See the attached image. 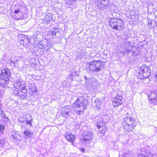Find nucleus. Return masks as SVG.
Wrapping results in <instances>:
<instances>
[{"instance_id":"1","label":"nucleus","mask_w":157,"mask_h":157,"mask_svg":"<svg viewBox=\"0 0 157 157\" xmlns=\"http://www.w3.org/2000/svg\"><path fill=\"white\" fill-rule=\"evenodd\" d=\"M126 117L124 119L122 126L126 131L129 132L132 130L136 126V122L133 117L131 116L132 113L131 111L126 113Z\"/></svg>"},{"instance_id":"2","label":"nucleus","mask_w":157,"mask_h":157,"mask_svg":"<svg viewBox=\"0 0 157 157\" xmlns=\"http://www.w3.org/2000/svg\"><path fill=\"white\" fill-rule=\"evenodd\" d=\"M88 71L90 72L96 73L101 71L104 67V63L101 61L94 60L88 63Z\"/></svg>"},{"instance_id":"3","label":"nucleus","mask_w":157,"mask_h":157,"mask_svg":"<svg viewBox=\"0 0 157 157\" xmlns=\"http://www.w3.org/2000/svg\"><path fill=\"white\" fill-rule=\"evenodd\" d=\"M109 26L112 29L118 31L122 30L124 27V23L121 19L113 18L109 20Z\"/></svg>"},{"instance_id":"4","label":"nucleus","mask_w":157,"mask_h":157,"mask_svg":"<svg viewBox=\"0 0 157 157\" xmlns=\"http://www.w3.org/2000/svg\"><path fill=\"white\" fill-rule=\"evenodd\" d=\"M86 79L85 86L89 90H97L99 87V83L94 78H92L87 79L86 76H85Z\"/></svg>"},{"instance_id":"5","label":"nucleus","mask_w":157,"mask_h":157,"mask_svg":"<svg viewBox=\"0 0 157 157\" xmlns=\"http://www.w3.org/2000/svg\"><path fill=\"white\" fill-rule=\"evenodd\" d=\"M76 112V110L74 109V107H71L70 106H67L62 108L61 113L63 117L67 118L70 115L75 114Z\"/></svg>"},{"instance_id":"6","label":"nucleus","mask_w":157,"mask_h":157,"mask_svg":"<svg viewBox=\"0 0 157 157\" xmlns=\"http://www.w3.org/2000/svg\"><path fill=\"white\" fill-rule=\"evenodd\" d=\"M150 70L147 66L144 65L140 68L139 76L140 79L147 78L150 75Z\"/></svg>"},{"instance_id":"7","label":"nucleus","mask_w":157,"mask_h":157,"mask_svg":"<svg viewBox=\"0 0 157 157\" xmlns=\"http://www.w3.org/2000/svg\"><path fill=\"white\" fill-rule=\"evenodd\" d=\"M110 0H95V7L96 10H103L105 7L109 3Z\"/></svg>"},{"instance_id":"8","label":"nucleus","mask_w":157,"mask_h":157,"mask_svg":"<svg viewBox=\"0 0 157 157\" xmlns=\"http://www.w3.org/2000/svg\"><path fill=\"white\" fill-rule=\"evenodd\" d=\"M83 99L82 98H78L73 105L71 106V107L76 108L77 109L81 108L82 110H84L86 108L87 103L84 101H82Z\"/></svg>"},{"instance_id":"9","label":"nucleus","mask_w":157,"mask_h":157,"mask_svg":"<svg viewBox=\"0 0 157 157\" xmlns=\"http://www.w3.org/2000/svg\"><path fill=\"white\" fill-rule=\"evenodd\" d=\"M93 138V134L90 132H84L81 140L82 143L84 144H88L91 142Z\"/></svg>"},{"instance_id":"10","label":"nucleus","mask_w":157,"mask_h":157,"mask_svg":"<svg viewBox=\"0 0 157 157\" xmlns=\"http://www.w3.org/2000/svg\"><path fill=\"white\" fill-rule=\"evenodd\" d=\"M25 9V7L21 5H18L16 6L14 12L16 18L17 19L23 18V13H24Z\"/></svg>"},{"instance_id":"11","label":"nucleus","mask_w":157,"mask_h":157,"mask_svg":"<svg viewBox=\"0 0 157 157\" xmlns=\"http://www.w3.org/2000/svg\"><path fill=\"white\" fill-rule=\"evenodd\" d=\"M1 71V73L0 74L1 81H3V83H6L8 81L9 77L10 76V71L9 69L5 68L2 69Z\"/></svg>"},{"instance_id":"12","label":"nucleus","mask_w":157,"mask_h":157,"mask_svg":"<svg viewBox=\"0 0 157 157\" xmlns=\"http://www.w3.org/2000/svg\"><path fill=\"white\" fill-rule=\"evenodd\" d=\"M50 46V44L48 43V40H46L40 41L37 44V48L41 49H48Z\"/></svg>"},{"instance_id":"13","label":"nucleus","mask_w":157,"mask_h":157,"mask_svg":"<svg viewBox=\"0 0 157 157\" xmlns=\"http://www.w3.org/2000/svg\"><path fill=\"white\" fill-rule=\"evenodd\" d=\"M122 96L120 94H117L114 98L112 103L113 105L114 106H118L122 104Z\"/></svg>"},{"instance_id":"14","label":"nucleus","mask_w":157,"mask_h":157,"mask_svg":"<svg viewBox=\"0 0 157 157\" xmlns=\"http://www.w3.org/2000/svg\"><path fill=\"white\" fill-rule=\"evenodd\" d=\"M14 86L17 89L20 88L24 90L25 89V82L20 78L18 79L13 84Z\"/></svg>"},{"instance_id":"15","label":"nucleus","mask_w":157,"mask_h":157,"mask_svg":"<svg viewBox=\"0 0 157 157\" xmlns=\"http://www.w3.org/2000/svg\"><path fill=\"white\" fill-rule=\"evenodd\" d=\"M65 137L68 141L71 142L74 145V141L75 139V136L72 133L69 132H66Z\"/></svg>"},{"instance_id":"16","label":"nucleus","mask_w":157,"mask_h":157,"mask_svg":"<svg viewBox=\"0 0 157 157\" xmlns=\"http://www.w3.org/2000/svg\"><path fill=\"white\" fill-rule=\"evenodd\" d=\"M138 157H157L154 155H152L150 153H147L145 149L144 148L141 151L140 154H138Z\"/></svg>"},{"instance_id":"17","label":"nucleus","mask_w":157,"mask_h":157,"mask_svg":"<svg viewBox=\"0 0 157 157\" xmlns=\"http://www.w3.org/2000/svg\"><path fill=\"white\" fill-rule=\"evenodd\" d=\"M148 99L152 101L156 102L157 101V91L153 90L148 95Z\"/></svg>"},{"instance_id":"18","label":"nucleus","mask_w":157,"mask_h":157,"mask_svg":"<svg viewBox=\"0 0 157 157\" xmlns=\"http://www.w3.org/2000/svg\"><path fill=\"white\" fill-rule=\"evenodd\" d=\"M97 126L99 129H101V127L102 128V129L101 130L100 133H105L106 131V125L102 121H97Z\"/></svg>"},{"instance_id":"19","label":"nucleus","mask_w":157,"mask_h":157,"mask_svg":"<svg viewBox=\"0 0 157 157\" xmlns=\"http://www.w3.org/2000/svg\"><path fill=\"white\" fill-rule=\"evenodd\" d=\"M61 33V31L58 29H51L49 32L50 35L59 36Z\"/></svg>"},{"instance_id":"20","label":"nucleus","mask_w":157,"mask_h":157,"mask_svg":"<svg viewBox=\"0 0 157 157\" xmlns=\"http://www.w3.org/2000/svg\"><path fill=\"white\" fill-rule=\"evenodd\" d=\"M102 101L99 99H96L94 100L95 105L94 108L96 110H99L101 108V105H102Z\"/></svg>"},{"instance_id":"21","label":"nucleus","mask_w":157,"mask_h":157,"mask_svg":"<svg viewBox=\"0 0 157 157\" xmlns=\"http://www.w3.org/2000/svg\"><path fill=\"white\" fill-rule=\"evenodd\" d=\"M52 19V16L50 13H47L43 19V21L44 22L46 23H48Z\"/></svg>"},{"instance_id":"22","label":"nucleus","mask_w":157,"mask_h":157,"mask_svg":"<svg viewBox=\"0 0 157 157\" xmlns=\"http://www.w3.org/2000/svg\"><path fill=\"white\" fill-rule=\"evenodd\" d=\"M26 90H23V91L21 90H19L17 97L23 99H25L27 96V94H26Z\"/></svg>"},{"instance_id":"23","label":"nucleus","mask_w":157,"mask_h":157,"mask_svg":"<svg viewBox=\"0 0 157 157\" xmlns=\"http://www.w3.org/2000/svg\"><path fill=\"white\" fill-rule=\"evenodd\" d=\"M24 133L27 138H29L32 136L33 132L30 131L29 129H26L24 131Z\"/></svg>"},{"instance_id":"24","label":"nucleus","mask_w":157,"mask_h":157,"mask_svg":"<svg viewBox=\"0 0 157 157\" xmlns=\"http://www.w3.org/2000/svg\"><path fill=\"white\" fill-rule=\"evenodd\" d=\"M137 154H136L134 155L131 152V151L129 150H128L126 151V152L124 154V157H138V155Z\"/></svg>"},{"instance_id":"25","label":"nucleus","mask_w":157,"mask_h":157,"mask_svg":"<svg viewBox=\"0 0 157 157\" xmlns=\"http://www.w3.org/2000/svg\"><path fill=\"white\" fill-rule=\"evenodd\" d=\"M125 50L124 51L126 52H129L131 50H132V46L129 44H125Z\"/></svg>"},{"instance_id":"26","label":"nucleus","mask_w":157,"mask_h":157,"mask_svg":"<svg viewBox=\"0 0 157 157\" xmlns=\"http://www.w3.org/2000/svg\"><path fill=\"white\" fill-rule=\"evenodd\" d=\"M19 136V135L15 131H13L12 132L11 137L14 140H16L17 141L18 139V137Z\"/></svg>"},{"instance_id":"27","label":"nucleus","mask_w":157,"mask_h":157,"mask_svg":"<svg viewBox=\"0 0 157 157\" xmlns=\"http://www.w3.org/2000/svg\"><path fill=\"white\" fill-rule=\"evenodd\" d=\"M29 41L27 39L25 38V39L22 38L21 40L20 41V43L23 44V45H26L29 43Z\"/></svg>"},{"instance_id":"28","label":"nucleus","mask_w":157,"mask_h":157,"mask_svg":"<svg viewBox=\"0 0 157 157\" xmlns=\"http://www.w3.org/2000/svg\"><path fill=\"white\" fill-rule=\"evenodd\" d=\"M74 109L76 111L75 114L78 113L79 115H80L82 113L84 112V110H82L81 108L77 109L76 108L74 107Z\"/></svg>"},{"instance_id":"29","label":"nucleus","mask_w":157,"mask_h":157,"mask_svg":"<svg viewBox=\"0 0 157 157\" xmlns=\"http://www.w3.org/2000/svg\"><path fill=\"white\" fill-rule=\"evenodd\" d=\"M19 90H18V89L16 88V89L13 90V92L11 93L12 95L17 96Z\"/></svg>"},{"instance_id":"30","label":"nucleus","mask_w":157,"mask_h":157,"mask_svg":"<svg viewBox=\"0 0 157 157\" xmlns=\"http://www.w3.org/2000/svg\"><path fill=\"white\" fill-rule=\"evenodd\" d=\"M5 144L4 139H1L0 140V148L3 147Z\"/></svg>"},{"instance_id":"31","label":"nucleus","mask_w":157,"mask_h":157,"mask_svg":"<svg viewBox=\"0 0 157 157\" xmlns=\"http://www.w3.org/2000/svg\"><path fill=\"white\" fill-rule=\"evenodd\" d=\"M65 3L69 5H71L73 2L74 0H64Z\"/></svg>"},{"instance_id":"32","label":"nucleus","mask_w":157,"mask_h":157,"mask_svg":"<svg viewBox=\"0 0 157 157\" xmlns=\"http://www.w3.org/2000/svg\"><path fill=\"white\" fill-rule=\"evenodd\" d=\"M4 129V126L3 125H0V135L2 134Z\"/></svg>"},{"instance_id":"33","label":"nucleus","mask_w":157,"mask_h":157,"mask_svg":"<svg viewBox=\"0 0 157 157\" xmlns=\"http://www.w3.org/2000/svg\"><path fill=\"white\" fill-rule=\"evenodd\" d=\"M0 114L1 115L2 117H3L4 118H7V119H8V118L6 116L5 113H4V111L2 110L0 111Z\"/></svg>"},{"instance_id":"34","label":"nucleus","mask_w":157,"mask_h":157,"mask_svg":"<svg viewBox=\"0 0 157 157\" xmlns=\"http://www.w3.org/2000/svg\"><path fill=\"white\" fill-rule=\"evenodd\" d=\"M8 63L10 64V65L15 67V63L12 60H10L8 61Z\"/></svg>"},{"instance_id":"35","label":"nucleus","mask_w":157,"mask_h":157,"mask_svg":"<svg viewBox=\"0 0 157 157\" xmlns=\"http://www.w3.org/2000/svg\"><path fill=\"white\" fill-rule=\"evenodd\" d=\"M26 124H28L30 125L31 126L32 125V123H31V120L30 121H26Z\"/></svg>"},{"instance_id":"36","label":"nucleus","mask_w":157,"mask_h":157,"mask_svg":"<svg viewBox=\"0 0 157 157\" xmlns=\"http://www.w3.org/2000/svg\"><path fill=\"white\" fill-rule=\"evenodd\" d=\"M18 121L20 122H22L23 123H25V122L26 121H23L22 120V119L21 118H19L18 119Z\"/></svg>"},{"instance_id":"37","label":"nucleus","mask_w":157,"mask_h":157,"mask_svg":"<svg viewBox=\"0 0 157 157\" xmlns=\"http://www.w3.org/2000/svg\"><path fill=\"white\" fill-rule=\"evenodd\" d=\"M81 151L83 152H84L85 151V149H84L83 148H81V150H80Z\"/></svg>"},{"instance_id":"38","label":"nucleus","mask_w":157,"mask_h":157,"mask_svg":"<svg viewBox=\"0 0 157 157\" xmlns=\"http://www.w3.org/2000/svg\"><path fill=\"white\" fill-rule=\"evenodd\" d=\"M34 92L36 93L37 92V89H35L34 90H33Z\"/></svg>"},{"instance_id":"39","label":"nucleus","mask_w":157,"mask_h":157,"mask_svg":"<svg viewBox=\"0 0 157 157\" xmlns=\"http://www.w3.org/2000/svg\"><path fill=\"white\" fill-rule=\"evenodd\" d=\"M127 109H128V110H130V108H127Z\"/></svg>"},{"instance_id":"40","label":"nucleus","mask_w":157,"mask_h":157,"mask_svg":"<svg viewBox=\"0 0 157 157\" xmlns=\"http://www.w3.org/2000/svg\"><path fill=\"white\" fill-rule=\"evenodd\" d=\"M2 110V109H1L0 108V111H1Z\"/></svg>"},{"instance_id":"41","label":"nucleus","mask_w":157,"mask_h":157,"mask_svg":"<svg viewBox=\"0 0 157 157\" xmlns=\"http://www.w3.org/2000/svg\"><path fill=\"white\" fill-rule=\"evenodd\" d=\"M0 105H1V104H0Z\"/></svg>"}]
</instances>
